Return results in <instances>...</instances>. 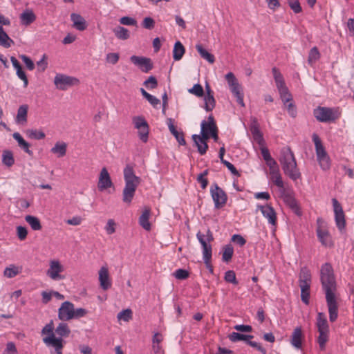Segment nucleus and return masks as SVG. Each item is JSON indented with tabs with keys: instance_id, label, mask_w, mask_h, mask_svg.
<instances>
[{
	"instance_id": "nucleus-48",
	"label": "nucleus",
	"mask_w": 354,
	"mask_h": 354,
	"mask_svg": "<svg viewBox=\"0 0 354 354\" xmlns=\"http://www.w3.org/2000/svg\"><path fill=\"white\" fill-rule=\"evenodd\" d=\"M202 122H205V131L209 132V133H212L218 129L212 115H209L208 117V122L206 120H203Z\"/></svg>"
},
{
	"instance_id": "nucleus-13",
	"label": "nucleus",
	"mask_w": 354,
	"mask_h": 354,
	"mask_svg": "<svg viewBox=\"0 0 354 354\" xmlns=\"http://www.w3.org/2000/svg\"><path fill=\"white\" fill-rule=\"evenodd\" d=\"M64 271V267L59 261L52 260L49 263V268L46 271V274L54 281L62 280L64 278L60 273Z\"/></svg>"
},
{
	"instance_id": "nucleus-34",
	"label": "nucleus",
	"mask_w": 354,
	"mask_h": 354,
	"mask_svg": "<svg viewBox=\"0 0 354 354\" xmlns=\"http://www.w3.org/2000/svg\"><path fill=\"white\" fill-rule=\"evenodd\" d=\"M150 216V209H146L139 218L140 225L146 230L149 231L151 229V224L149 221Z\"/></svg>"
},
{
	"instance_id": "nucleus-25",
	"label": "nucleus",
	"mask_w": 354,
	"mask_h": 354,
	"mask_svg": "<svg viewBox=\"0 0 354 354\" xmlns=\"http://www.w3.org/2000/svg\"><path fill=\"white\" fill-rule=\"evenodd\" d=\"M316 326L318 332H329V326L324 313L319 312L317 313Z\"/></svg>"
},
{
	"instance_id": "nucleus-62",
	"label": "nucleus",
	"mask_w": 354,
	"mask_h": 354,
	"mask_svg": "<svg viewBox=\"0 0 354 354\" xmlns=\"http://www.w3.org/2000/svg\"><path fill=\"white\" fill-rule=\"evenodd\" d=\"M119 58V54L116 53H110L106 56V62L112 64H115L118 62Z\"/></svg>"
},
{
	"instance_id": "nucleus-14",
	"label": "nucleus",
	"mask_w": 354,
	"mask_h": 354,
	"mask_svg": "<svg viewBox=\"0 0 354 354\" xmlns=\"http://www.w3.org/2000/svg\"><path fill=\"white\" fill-rule=\"evenodd\" d=\"M336 225L339 230L345 227L346 221L342 205L336 198L332 199Z\"/></svg>"
},
{
	"instance_id": "nucleus-1",
	"label": "nucleus",
	"mask_w": 354,
	"mask_h": 354,
	"mask_svg": "<svg viewBox=\"0 0 354 354\" xmlns=\"http://www.w3.org/2000/svg\"><path fill=\"white\" fill-rule=\"evenodd\" d=\"M279 161L284 174L292 180L300 178L301 174L297 168L293 152L288 147H283L280 151Z\"/></svg>"
},
{
	"instance_id": "nucleus-55",
	"label": "nucleus",
	"mask_w": 354,
	"mask_h": 354,
	"mask_svg": "<svg viewBox=\"0 0 354 354\" xmlns=\"http://www.w3.org/2000/svg\"><path fill=\"white\" fill-rule=\"evenodd\" d=\"M19 273L18 268L15 266H11L10 267H8L4 270V275L8 278H13Z\"/></svg>"
},
{
	"instance_id": "nucleus-17",
	"label": "nucleus",
	"mask_w": 354,
	"mask_h": 354,
	"mask_svg": "<svg viewBox=\"0 0 354 354\" xmlns=\"http://www.w3.org/2000/svg\"><path fill=\"white\" fill-rule=\"evenodd\" d=\"M326 301L328 308L329 319L331 322H334L338 317V305L336 301L335 295L326 296Z\"/></svg>"
},
{
	"instance_id": "nucleus-56",
	"label": "nucleus",
	"mask_w": 354,
	"mask_h": 354,
	"mask_svg": "<svg viewBox=\"0 0 354 354\" xmlns=\"http://www.w3.org/2000/svg\"><path fill=\"white\" fill-rule=\"evenodd\" d=\"M173 274L177 279L184 280L189 277V273L185 269H178Z\"/></svg>"
},
{
	"instance_id": "nucleus-35",
	"label": "nucleus",
	"mask_w": 354,
	"mask_h": 354,
	"mask_svg": "<svg viewBox=\"0 0 354 354\" xmlns=\"http://www.w3.org/2000/svg\"><path fill=\"white\" fill-rule=\"evenodd\" d=\"M311 284H299L301 288V299L308 305L310 301V288Z\"/></svg>"
},
{
	"instance_id": "nucleus-45",
	"label": "nucleus",
	"mask_w": 354,
	"mask_h": 354,
	"mask_svg": "<svg viewBox=\"0 0 354 354\" xmlns=\"http://www.w3.org/2000/svg\"><path fill=\"white\" fill-rule=\"evenodd\" d=\"M272 71L277 88L286 85L283 77L280 71L276 67H274Z\"/></svg>"
},
{
	"instance_id": "nucleus-38",
	"label": "nucleus",
	"mask_w": 354,
	"mask_h": 354,
	"mask_svg": "<svg viewBox=\"0 0 354 354\" xmlns=\"http://www.w3.org/2000/svg\"><path fill=\"white\" fill-rule=\"evenodd\" d=\"M113 32L115 37L119 39L126 40L130 37L129 31L122 26H118L115 28L113 29Z\"/></svg>"
},
{
	"instance_id": "nucleus-42",
	"label": "nucleus",
	"mask_w": 354,
	"mask_h": 354,
	"mask_svg": "<svg viewBox=\"0 0 354 354\" xmlns=\"http://www.w3.org/2000/svg\"><path fill=\"white\" fill-rule=\"evenodd\" d=\"M26 133L29 138L35 140H41L46 136L44 131L33 129H27Z\"/></svg>"
},
{
	"instance_id": "nucleus-60",
	"label": "nucleus",
	"mask_w": 354,
	"mask_h": 354,
	"mask_svg": "<svg viewBox=\"0 0 354 354\" xmlns=\"http://www.w3.org/2000/svg\"><path fill=\"white\" fill-rule=\"evenodd\" d=\"M285 105L286 106V109L290 116H291L293 118H296L297 111L294 103H292V101H290L286 103Z\"/></svg>"
},
{
	"instance_id": "nucleus-37",
	"label": "nucleus",
	"mask_w": 354,
	"mask_h": 354,
	"mask_svg": "<svg viewBox=\"0 0 354 354\" xmlns=\"http://www.w3.org/2000/svg\"><path fill=\"white\" fill-rule=\"evenodd\" d=\"M25 221L33 230H40L42 227L39 219L35 216L27 215L25 216Z\"/></svg>"
},
{
	"instance_id": "nucleus-11",
	"label": "nucleus",
	"mask_w": 354,
	"mask_h": 354,
	"mask_svg": "<svg viewBox=\"0 0 354 354\" xmlns=\"http://www.w3.org/2000/svg\"><path fill=\"white\" fill-rule=\"evenodd\" d=\"M266 165L269 167L270 169V174L272 182L274 183L276 186H277L280 189H284V183L282 180L281 176L279 173V168L277 166V163L276 160H274L272 158L267 160Z\"/></svg>"
},
{
	"instance_id": "nucleus-31",
	"label": "nucleus",
	"mask_w": 354,
	"mask_h": 354,
	"mask_svg": "<svg viewBox=\"0 0 354 354\" xmlns=\"http://www.w3.org/2000/svg\"><path fill=\"white\" fill-rule=\"evenodd\" d=\"M13 44V40L4 31L3 28L0 26V46L4 48H10Z\"/></svg>"
},
{
	"instance_id": "nucleus-28",
	"label": "nucleus",
	"mask_w": 354,
	"mask_h": 354,
	"mask_svg": "<svg viewBox=\"0 0 354 354\" xmlns=\"http://www.w3.org/2000/svg\"><path fill=\"white\" fill-rule=\"evenodd\" d=\"M13 138L18 142L19 146L28 155H32V151L29 149L30 145L26 142L21 134L18 132H15L12 134Z\"/></svg>"
},
{
	"instance_id": "nucleus-22",
	"label": "nucleus",
	"mask_w": 354,
	"mask_h": 354,
	"mask_svg": "<svg viewBox=\"0 0 354 354\" xmlns=\"http://www.w3.org/2000/svg\"><path fill=\"white\" fill-rule=\"evenodd\" d=\"M44 343L48 346H53L55 348V354H62L63 348V339H53L50 337H44Z\"/></svg>"
},
{
	"instance_id": "nucleus-12",
	"label": "nucleus",
	"mask_w": 354,
	"mask_h": 354,
	"mask_svg": "<svg viewBox=\"0 0 354 354\" xmlns=\"http://www.w3.org/2000/svg\"><path fill=\"white\" fill-rule=\"evenodd\" d=\"M317 227L316 230L317 237L321 243L326 247H331L333 242L328 231L324 227V221L319 218L317 220Z\"/></svg>"
},
{
	"instance_id": "nucleus-26",
	"label": "nucleus",
	"mask_w": 354,
	"mask_h": 354,
	"mask_svg": "<svg viewBox=\"0 0 354 354\" xmlns=\"http://www.w3.org/2000/svg\"><path fill=\"white\" fill-rule=\"evenodd\" d=\"M71 19L73 23V26L78 30L82 31L86 28L85 19L79 14L72 13Z\"/></svg>"
},
{
	"instance_id": "nucleus-43",
	"label": "nucleus",
	"mask_w": 354,
	"mask_h": 354,
	"mask_svg": "<svg viewBox=\"0 0 354 354\" xmlns=\"http://www.w3.org/2000/svg\"><path fill=\"white\" fill-rule=\"evenodd\" d=\"M252 338H253L252 335H244V334H241V333H236V332H232L229 335V339L232 342H236L241 341V340H244L247 342V340L248 339H252Z\"/></svg>"
},
{
	"instance_id": "nucleus-24",
	"label": "nucleus",
	"mask_w": 354,
	"mask_h": 354,
	"mask_svg": "<svg viewBox=\"0 0 354 354\" xmlns=\"http://www.w3.org/2000/svg\"><path fill=\"white\" fill-rule=\"evenodd\" d=\"M167 124L171 134L175 137L179 145H185L186 142L184 138V134L182 131H178L173 124V120L171 118L167 120Z\"/></svg>"
},
{
	"instance_id": "nucleus-44",
	"label": "nucleus",
	"mask_w": 354,
	"mask_h": 354,
	"mask_svg": "<svg viewBox=\"0 0 354 354\" xmlns=\"http://www.w3.org/2000/svg\"><path fill=\"white\" fill-rule=\"evenodd\" d=\"M216 105V100L214 99V95L209 96H204V109L206 111H212Z\"/></svg>"
},
{
	"instance_id": "nucleus-30",
	"label": "nucleus",
	"mask_w": 354,
	"mask_h": 354,
	"mask_svg": "<svg viewBox=\"0 0 354 354\" xmlns=\"http://www.w3.org/2000/svg\"><path fill=\"white\" fill-rule=\"evenodd\" d=\"M66 143L64 142H57L55 143V146L50 149V151L53 153L56 154L57 157L61 158L66 155Z\"/></svg>"
},
{
	"instance_id": "nucleus-36",
	"label": "nucleus",
	"mask_w": 354,
	"mask_h": 354,
	"mask_svg": "<svg viewBox=\"0 0 354 354\" xmlns=\"http://www.w3.org/2000/svg\"><path fill=\"white\" fill-rule=\"evenodd\" d=\"M185 48L180 41H178L175 43L174 50H173V57L175 60H180L184 53H185Z\"/></svg>"
},
{
	"instance_id": "nucleus-8",
	"label": "nucleus",
	"mask_w": 354,
	"mask_h": 354,
	"mask_svg": "<svg viewBox=\"0 0 354 354\" xmlns=\"http://www.w3.org/2000/svg\"><path fill=\"white\" fill-rule=\"evenodd\" d=\"M210 194L216 209H220L226 204L227 194L216 183L211 185Z\"/></svg>"
},
{
	"instance_id": "nucleus-29",
	"label": "nucleus",
	"mask_w": 354,
	"mask_h": 354,
	"mask_svg": "<svg viewBox=\"0 0 354 354\" xmlns=\"http://www.w3.org/2000/svg\"><path fill=\"white\" fill-rule=\"evenodd\" d=\"M192 140L194 142L196 146L197 147L198 151L199 152V153L201 155H204L208 149L207 142H205L203 140H201V136L196 134L192 136Z\"/></svg>"
},
{
	"instance_id": "nucleus-53",
	"label": "nucleus",
	"mask_w": 354,
	"mask_h": 354,
	"mask_svg": "<svg viewBox=\"0 0 354 354\" xmlns=\"http://www.w3.org/2000/svg\"><path fill=\"white\" fill-rule=\"evenodd\" d=\"M208 174V170L206 169L203 172L201 173L198 176H197V181L198 183H199L201 184V188L202 189H205L207 186V184H208V180L207 179L205 178V176Z\"/></svg>"
},
{
	"instance_id": "nucleus-49",
	"label": "nucleus",
	"mask_w": 354,
	"mask_h": 354,
	"mask_svg": "<svg viewBox=\"0 0 354 354\" xmlns=\"http://www.w3.org/2000/svg\"><path fill=\"white\" fill-rule=\"evenodd\" d=\"M117 318L119 320H123L124 322H129L132 319V310L131 309H125L120 311L118 315Z\"/></svg>"
},
{
	"instance_id": "nucleus-27",
	"label": "nucleus",
	"mask_w": 354,
	"mask_h": 354,
	"mask_svg": "<svg viewBox=\"0 0 354 354\" xmlns=\"http://www.w3.org/2000/svg\"><path fill=\"white\" fill-rule=\"evenodd\" d=\"M312 275L307 267H302L299 274V284H311Z\"/></svg>"
},
{
	"instance_id": "nucleus-21",
	"label": "nucleus",
	"mask_w": 354,
	"mask_h": 354,
	"mask_svg": "<svg viewBox=\"0 0 354 354\" xmlns=\"http://www.w3.org/2000/svg\"><path fill=\"white\" fill-rule=\"evenodd\" d=\"M99 281L101 288L104 290H106L111 286V283L109 279V274L108 268L106 267H102L99 271Z\"/></svg>"
},
{
	"instance_id": "nucleus-20",
	"label": "nucleus",
	"mask_w": 354,
	"mask_h": 354,
	"mask_svg": "<svg viewBox=\"0 0 354 354\" xmlns=\"http://www.w3.org/2000/svg\"><path fill=\"white\" fill-rule=\"evenodd\" d=\"M304 338V334L301 327H297L294 329L291 338L290 344L293 347L299 349L302 346V340Z\"/></svg>"
},
{
	"instance_id": "nucleus-59",
	"label": "nucleus",
	"mask_w": 354,
	"mask_h": 354,
	"mask_svg": "<svg viewBox=\"0 0 354 354\" xmlns=\"http://www.w3.org/2000/svg\"><path fill=\"white\" fill-rule=\"evenodd\" d=\"M144 85L148 88H155L158 86V82L154 76H150L144 82Z\"/></svg>"
},
{
	"instance_id": "nucleus-39",
	"label": "nucleus",
	"mask_w": 354,
	"mask_h": 354,
	"mask_svg": "<svg viewBox=\"0 0 354 354\" xmlns=\"http://www.w3.org/2000/svg\"><path fill=\"white\" fill-rule=\"evenodd\" d=\"M277 89L284 104L292 101V95L289 93L288 88L286 86V85L281 86V87H277Z\"/></svg>"
},
{
	"instance_id": "nucleus-33",
	"label": "nucleus",
	"mask_w": 354,
	"mask_h": 354,
	"mask_svg": "<svg viewBox=\"0 0 354 354\" xmlns=\"http://www.w3.org/2000/svg\"><path fill=\"white\" fill-rule=\"evenodd\" d=\"M20 19L22 24L27 26L32 24L36 19V16L32 10H26L20 15Z\"/></svg>"
},
{
	"instance_id": "nucleus-52",
	"label": "nucleus",
	"mask_w": 354,
	"mask_h": 354,
	"mask_svg": "<svg viewBox=\"0 0 354 354\" xmlns=\"http://www.w3.org/2000/svg\"><path fill=\"white\" fill-rule=\"evenodd\" d=\"M188 92L197 97H202L204 95V90L200 84H194L192 88L188 90Z\"/></svg>"
},
{
	"instance_id": "nucleus-23",
	"label": "nucleus",
	"mask_w": 354,
	"mask_h": 354,
	"mask_svg": "<svg viewBox=\"0 0 354 354\" xmlns=\"http://www.w3.org/2000/svg\"><path fill=\"white\" fill-rule=\"evenodd\" d=\"M28 110V106L27 104H23L19 107L15 118L17 124L25 125L27 123Z\"/></svg>"
},
{
	"instance_id": "nucleus-61",
	"label": "nucleus",
	"mask_w": 354,
	"mask_h": 354,
	"mask_svg": "<svg viewBox=\"0 0 354 354\" xmlns=\"http://www.w3.org/2000/svg\"><path fill=\"white\" fill-rule=\"evenodd\" d=\"M17 234L19 240L24 241L27 236L28 230L25 227L18 226L17 227Z\"/></svg>"
},
{
	"instance_id": "nucleus-40",
	"label": "nucleus",
	"mask_w": 354,
	"mask_h": 354,
	"mask_svg": "<svg viewBox=\"0 0 354 354\" xmlns=\"http://www.w3.org/2000/svg\"><path fill=\"white\" fill-rule=\"evenodd\" d=\"M55 333L57 335L59 336V338H62L63 337L68 336L71 330L67 324L62 322L59 323L57 327L55 328Z\"/></svg>"
},
{
	"instance_id": "nucleus-10",
	"label": "nucleus",
	"mask_w": 354,
	"mask_h": 354,
	"mask_svg": "<svg viewBox=\"0 0 354 354\" xmlns=\"http://www.w3.org/2000/svg\"><path fill=\"white\" fill-rule=\"evenodd\" d=\"M54 84L58 89L65 91L70 86L78 84L79 80L66 75L57 74L54 79Z\"/></svg>"
},
{
	"instance_id": "nucleus-58",
	"label": "nucleus",
	"mask_w": 354,
	"mask_h": 354,
	"mask_svg": "<svg viewBox=\"0 0 354 354\" xmlns=\"http://www.w3.org/2000/svg\"><path fill=\"white\" fill-rule=\"evenodd\" d=\"M288 3L294 12L299 13L301 12L302 10L299 0H288Z\"/></svg>"
},
{
	"instance_id": "nucleus-16",
	"label": "nucleus",
	"mask_w": 354,
	"mask_h": 354,
	"mask_svg": "<svg viewBox=\"0 0 354 354\" xmlns=\"http://www.w3.org/2000/svg\"><path fill=\"white\" fill-rule=\"evenodd\" d=\"M130 60L144 73H148L153 68V64L149 58L132 55Z\"/></svg>"
},
{
	"instance_id": "nucleus-47",
	"label": "nucleus",
	"mask_w": 354,
	"mask_h": 354,
	"mask_svg": "<svg viewBox=\"0 0 354 354\" xmlns=\"http://www.w3.org/2000/svg\"><path fill=\"white\" fill-rule=\"evenodd\" d=\"M234 253L233 247L231 245H226L223 248V252L222 259L225 262H228L231 260Z\"/></svg>"
},
{
	"instance_id": "nucleus-7",
	"label": "nucleus",
	"mask_w": 354,
	"mask_h": 354,
	"mask_svg": "<svg viewBox=\"0 0 354 354\" xmlns=\"http://www.w3.org/2000/svg\"><path fill=\"white\" fill-rule=\"evenodd\" d=\"M225 79L230 86V89L233 95L236 97L237 102L241 106H245L243 101V93L242 88L234 75L230 72L225 75Z\"/></svg>"
},
{
	"instance_id": "nucleus-18",
	"label": "nucleus",
	"mask_w": 354,
	"mask_h": 354,
	"mask_svg": "<svg viewBox=\"0 0 354 354\" xmlns=\"http://www.w3.org/2000/svg\"><path fill=\"white\" fill-rule=\"evenodd\" d=\"M113 186V183L111 181L110 175L107 171V169L104 167L102 169L100 176H99V180L97 184V187L100 191H104V189H106L107 188H109Z\"/></svg>"
},
{
	"instance_id": "nucleus-5",
	"label": "nucleus",
	"mask_w": 354,
	"mask_h": 354,
	"mask_svg": "<svg viewBox=\"0 0 354 354\" xmlns=\"http://www.w3.org/2000/svg\"><path fill=\"white\" fill-rule=\"evenodd\" d=\"M313 141L315 144L317 159L323 170H328L330 167V160L317 134L313 133Z\"/></svg>"
},
{
	"instance_id": "nucleus-15",
	"label": "nucleus",
	"mask_w": 354,
	"mask_h": 354,
	"mask_svg": "<svg viewBox=\"0 0 354 354\" xmlns=\"http://www.w3.org/2000/svg\"><path fill=\"white\" fill-rule=\"evenodd\" d=\"M74 305L70 301H64L58 310V317L62 321H68L73 319Z\"/></svg>"
},
{
	"instance_id": "nucleus-3",
	"label": "nucleus",
	"mask_w": 354,
	"mask_h": 354,
	"mask_svg": "<svg viewBox=\"0 0 354 354\" xmlns=\"http://www.w3.org/2000/svg\"><path fill=\"white\" fill-rule=\"evenodd\" d=\"M320 281L326 296L335 295L337 283L333 268L330 263H325L321 267Z\"/></svg>"
},
{
	"instance_id": "nucleus-64",
	"label": "nucleus",
	"mask_w": 354,
	"mask_h": 354,
	"mask_svg": "<svg viewBox=\"0 0 354 354\" xmlns=\"http://www.w3.org/2000/svg\"><path fill=\"white\" fill-rule=\"evenodd\" d=\"M3 354H17L15 344L12 342L7 343Z\"/></svg>"
},
{
	"instance_id": "nucleus-54",
	"label": "nucleus",
	"mask_w": 354,
	"mask_h": 354,
	"mask_svg": "<svg viewBox=\"0 0 354 354\" xmlns=\"http://www.w3.org/2000/svg\"><path fill=\"white\" fill-rule=\"evenodd\" d=\"M225 280L228 283H232L234 285L238 284V281L236 278V274L233 270H228L225 273Z\"/></svg>"
},
{
	"instance_id": "nucleus-2",
	"label": "nucleus",
	"mask_w": 354,
	"mask_h": 354,
	"mask_svg": "<svg viewBox=\"0 0 354 354\" xmlns=\"http://www.w3.org/2000/svg\"><path fill=\"white\" fill-rule=\"evenodd\" d=\"M123 174L125 186L122 192V201L124 203L129 204L134 197L141 179L136 176L133 166L129 164L124 168Z\"/></svg>"
},
{
	"instance_id": "nucleus-9",
	"label": "nucleus",
	"mask_w": 354,
	"mask_h": 354,
	"mask_svg": "<svg viewBox=\"0 0 354 354\" xmlns=\"http://www.w3.org/2000/svg\"><path fill=\"white\" fill-rule=\"evenodd\" d=\"M315 118L322 122H328L335 121L337 118V114L330 108L319 106L313 111Z\"/></svg>"
},
{
	"instance_id": "nucleus-4",
	"label": "nucleus",
	"mask_w": 354,
	"mask_h": 354,
	"mask_svg": "<svg viewBox=\"0 0 354 354\" xmlns=\"http://www.w3.org/2000/svg\"><path fill=\"white\" fill-rule=\"evenodd\" d=\"M196 238L202 245L204 263L205 265L209 266L212 259V245L209 243L214 240L212 232L209 229L205 234L198 232L196 234Z\"/></svg>"
},
{
	"instance_id": "nucleus-51",
	"label": "nucleus",
	"mask_w": 354,
	"mask_h": 354,
	"mask_svg": "<svg viewBox=\"0 0 354 354\" xmlns=\"http://www.w3.org/2000/svg\"><path fill=\"white\" fill-rule=\"evenodd\" d=\"M319 335L317 338V342L319 346L322 350L325 348L326 343L328 339V333L329 332H319Z\"/></svg>"
},
{
	"instance_id": "nucleus-57",
	"label": "nucleus",
	"mask_w": 354,
	"mask_h": 354,
	"mask_svg": "<svg viewBox=\"0 0 354 354\" xmlns=\"http://www.w3.org/2000/svg\"><path fill=\"white\" fill-rule=\"evenodd\" d=\"M286 201L287 204L290 206V207L291 209H292L297 214H300L299 209L297 205V201L294 198H292L291 196H287Z\"/></svg>"
},
{
	"instance_id": "nucleus-63",
	"label": "nucleus",
	"mask_w": 354,
	"mask_h": 354,
	"mask_svg": "<svg viewBox=\"0 0 354 354\" xmlns=\"http://www.w3.org/2000/svg\"><path fill=\"white\" fill-rule=\"evenodd\" d=\"M142 25L145 28L151 30L154 28L155 21L151 17H145Z\"/></svg>"
},
{
	"instance_id": "nucleus-41",
	"label": "nucleus",
	"mask_w": 354,
	"mask_h": 354,
	"mask_svg": "<svg viewBox=\"0 0 354 354\" xmlns=\"http://www.w3.org/2000/svg\"><path fill=\"white\" fill-rule=\"evenodd\" d=\"M2 162L6 166L10 167L15 163V159L13 157L12 152L9 150H6L2 154Z\"/></svg>"
},
{
	"instance_id": "nucleus-6",
	"label": "nucleus",
	"mask_w": 354,
	"mask_h": 354,
	"mask_svg": "<svg viewBox=\"0 0 354 354\" xmlns=\"http://www.w3.org/2000/svg\"><path fill=\"white\" fill-rule=\"evenodd\" d=\"M132 123L138 131V136L140 140L146 143L149 138V127L145 118L142 115L133 116Z\"/></svg>"
},
{
	"instance_id": "nucleus-32",
	"label": "nucleus",
	"mask_w": 354,
	"mask_h": 354,
	"mask_svg": "<svg viewBox=\"0 0 354 354\" xmlns=\"http://www.w3.org/2000/svg\"><path fill=\"white\" fill-rule=\"evenodd\" d=\"M196 49L202 58L207 60L210 64H213L214 62V56L205 50L201 44H196Z\"/></svg>"
},
{
	"instance_id": "nucleus-19",
	"label": "nucleus",
	"mask_w": 354,
	"mask_h": 354,
	"mask_svg": "<svg viewBox=\"0 0 354 354\" xmlns=\"http://www.w3.org/2000/svg\"><path fill=\"white\" fill-rule=\"evenodd\" d=\"M258 209L261 210L263 216L266 218L268 223L272 225L277 223L276 212L272 207L269 205H258Z\"/></svg>"
},
{
	"instance_id": "nucleus-50",
	"label": "nucleus",
	"mask_w": 354,
	"mask_h": 354,
	"mask_svg": "<svg viewBox=\"0 0 354 354\" xmlns=\"http://www.w3.org/2000/svg\"><path fill=\"white\" fill-rule=\"evenodd\" d=\"M320 56L319 52L317 47H313L310 49L308 55V63L310 64H313L315 63L317 60L319 59Z\"/></svg>"
},
{
	"instance_id": "nucleus-46",
	"label": "nucleus",
	"mask_w": 354,
	"mask_h": 354,
	"mask_svg": "<svg viewBox=\"0 0 354 354\" xmlns=\"http://www.w3.org/2000/svg\"><path fill=\"white\" fill-rule=\"evenodd\" d=\"M54 330V324L53 322L50 321V323L46 324L41 330V334L42 335H48L45 337H50V338H54L57 339L53 333Z\"/></svg>"
}]
</instances>
